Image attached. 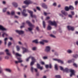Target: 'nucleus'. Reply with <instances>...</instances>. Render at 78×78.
<instances>
[{"label": "nucleus", "instance_id": "obj_1", "mask_svg": "<svg viewBox=\"0 0 78 78\" xmlns=\"http://www.w3.org/2000/svg\"><path fill=\"white\" fill-rule=\"evenodd\" d=\"M60 68V69L61 70H63V72H66L67 73L69 72V71H70V72H71V74L70 75V76L71 77L72 76V75H73L75 74L74 73V70H72V69H69L68 68H66L65 69H64V68H63L62 66H59Z\"/></svg>", "mask_w": 78, "mask_h": 78}, {"label": "nucleus", "instance_id": "obj_2", "mask_svg": "<svg viewBox=\"0 0 78 78\" xmlns=\"http://www.w3.org/2000/svg\"><path fill=\"white\" fill-rule=\"evenodd\" d=\"M27 11L30 14V16L31 17H34V18H35V19L36 18V15H33V12L32 11L29 10H28Z\"/></svg>", "mask_w": 78, "mask_h": 78}, {"label": "nucleus", "instance_id": "obj_3", "mask_svg": "<svg viewBox=\"0 0 78 78\" xmlns=\"http://www.w3.org/2000/svg\"><path fill=\"white\" fill-rule=\"evenodd\" d=\"M48 23L49 24L51 25H54L55 27H56L57 25L56 24V23L55 21H53V22H52L50 21H48Z\"/></svg>", "mask_w": 78, "mask_h": 78}, {"label": "nucleus", "instance_id": "obj_4", "mask_svg": "<svg viewBox=\"0 0 78 78\" xmlns=\"http://www.w3.org/2000/svg\"><path fill=\"white\" fill-rule=\"evenodd\" d=\"M17 59L18 60V61H15V63L16 64H17L18 63L22 62H23V61L22 60V58H17Z\"/></svg>", "mask_w": 78, "mask_h": 78}, {"label": "nucleus", "instance_id": "obj_5", "mask_svg": "<svg viewBox=\"0 0 78 78\" xmlns=\"http://www.w3.org/2000/svg\"><path fill=\"white\" fill-rule=\"evenodd\" d=\"M53 60L54 61H57L59 63H61L62 64L63 63H64V62H63V61L59 59H54Z\"/></svg>", "mask_w": 78, "mask_h": 78}, {"label": "nucleus", "instance_id": "obj_6", "mask_svg": "<svg viewBox=\"0 0 78 78\" xmlns=\"http://www.w3.org/2000/svg\"><path fill=\"white\" fill-rule=\"evenodd\" d=\"M32 61L31 62L30 66H32L33 64H34V62H35V59L34 57H32Z\"/></svg>", "mask_w": 78, "mask_h": 78}, {"label": "nucleus", "instance_id": "obj_7", "mask_svg": "<svg viewBox=\"0 0 78 78\" xmlns=\"http://www.w3.org/2000/svg\"><path fill=\"white\" fill-rule=\"evenodd\" d=\"M26 23H27V24L29 25V27H34V25H32L29 21H27Z\"/></svg>", "mask_w": 78, "mask_h": 78}, {"label": "nucleus", "instance_id": "obj_8", "mask_svg": "<svg viewBox=\"0 0 78 78\" xmlns=\"http://www.w3.org/2000/svg\"><path fill=\"white\" fill-rule=\"evenodd\" d=\"M26 9H24L23 10V12H22V14L24 16H27V15L28 14L26 13Z\"/></svg>", "mask_w": 78, "mask_h": 78}, {"label": "nucleus", "instance_id": "obj_9", "mask_svg": "<svg viewBox=\"0 0 78 78\" xmlns=\"http://www.w3.org/2000/svg\"><path fill=\"white\" fill-rule=\"evenodd\" d=\"M16 32L17 33H18L19 34H23V33H24L23 31L22 30H16Z\"/></svg>", "mask_w": 78, "mask_h": 78}, {"label": "nucleus", "instance_id": "obj_10", "mask_svg": "<svg viewBox=\"0 0 78 78\" xmlns=\"http://www.w3.org/2000/svg\"><path fill=\"white\" fill-rule=\"evenodd\" d=\"M45 68L46 69H48V68H50V69H51L52 68V66L51 65V64H50L49 65H47L45 66Z\"/></svg>", "mask_w": 78, "mask_h": 78}, {"label": "nucleus", "instance_id": "obj_11", "mask_svg": "<svg viewBox=\"0 0 78 78\" xmlns=\"http://www.w3.org/2000/svg\"><path fill=\"white\" fill-rule=\"evenodd\" d=\"M24 3L26 5H29V4H31L32 3V2L31 1H24Z\"/></svg>", "mask_w": 78, "mask_h": 78}, {"label": "nucleus", "instance_id": "obj_12", "mask_svg": "<svg viewBox=\"0 0 78 78\" xmlns=\"http://www.w3.org/2000/svg\"><path fill=\"white\" fill-rule=\"evenodd\" d=\"M5 51L6 52V54L7 55H8V56H10L11 57H12V55H11V54L9 53V51L8 49H6L5 50Z\"/></svg>", "mask_w": 78, "mask_h": 78}, {"label": "nucleus", "instance_id": "obj_13", "mask_svg": "<svg viewBox=\"0 0 78 78\" xmlns=\"http://www.w3.org/2000/svg\"><path fill=\"white\" fill-rule=\"evenodd\" d=\"M22 49L23 50V53L24 54L25 52H27L28 51V49L25 48L23 47L22 48Z\"/></svg>", "mask_w": 78, "mask_h": 78}, {"label": "nucleus", "instance_id": "obj_14", "mask_svg": "<svg viewBox=\"0 0 78 78\" xmlns=\"http://www.w3.org/2000/svg\"><path fill=\"white\" fill-rule=\"evenodd\" d=\"M67 28L69 30H72V31H73V30H74V27H73L68 26L67 27Z\"/></svg>", "mask_w": 78, "mask_h": 78}, {"label": "nucleus", "instance_id": "obj_15", "mask_svg": "<svg viewBox=\"0 0 78 78\" xmlns=\"http://www.w3.org/2000/svg\"><path fill=\"white\" fill-rule=\"evenodd\" d=\"M50 47L49 46H47L46 47V49L45 51H47V52H48V51H50Z\"/></svg>", "mask_w": 78, "mask_h": 78}, {"label": "nucleus", "instance_id": "obj_16", "mask_svg": "<svg viewBox=\"0 0 78 78\" xmlns=\"http://www.w3.org/2000/svg\"><path fill=\"white\" fill-rule=\"evenodd\" d=\"M61 12L62 14H63L64 16H67V13L64 10H62L61 11Z\"/></svg>", "mask_w": 78, "mask_h": 78}, {"label": "nucleus", "instance_id": "obj_17", "mask_svg": "<svg viewBox=\"0 0 78 78\" xmlns=\"http://www.w3.org/2000/svg\"><path fill=\"white\" fill-rule=\"evenodd\" d=\"M34 70L35 72H37V69H34L33 68V67H32L31 68V70L32 72H33Z\"/></svg>", "mask_w": 78, "mask_h": 78}, {"label": "nucleus", "instance_id": "obj_18", "mask_svg": "<svg viewBox=\"0 0 78 78\" xmlns=\"http://www.w3.org/2000/svg\"><path fill=\"white\" fill-rule=\"evenodd\" d=\"M42 6L43 8H44L45 9H47V6L44 3H43L42 4Z\"/></svg>", "mask_w": 78, "mask_h": 78}, {"label": "nucleus", "instance_id": "obj_19", "mask_svg": "<svg viewBox=\"0 0 78 78\" xmlns=\"http://www.w3.org/2000/svg\"><path fill=\"white\" fill-rule=\"evenodd\" d=\"M0 30H2V31H5V30H6V29L4 28L3 26L0 25Z\"/></svg>", "mask_w": 78, "mask_h": 78}, {"label": "nucleus", "instance_id": "obj_20", "mask_svg": "<svg viewBox=\"0 0 78 78\" xmlns=\"http://www.w3.org/2000/svg\"><path fill=\"white\" fill-rule=\"evenodd\" d=\"M37 67L38 69H40V70H42V67H41V66H40V64H37Z\"/></svg>", "mask_w": 78, "mask_h": 78}, {"label": "nucleus", "instance_id": "obj_21", "mask_svg": "<svg viewBox=\"0 0 78 78\" xmlns=\"http://www.w3.org/2000/svg\"><path fill=\"white\" fill-rule=\"evenodd\" d=\"M13 5L15 7V8H17V6H18V5H17V4L16 2H13L12 3Z\"/></svg>", "mask_w": 78, "mask_h": 78}, {"label": "nucleus", "instance_id": "obj_22", "mask_svg": "<svg viewBox=\"0 0 78 78\" xmlns=\"http://www.w3.org/2000/svg\"><path fill=\"white\" fill-rule=\"evenodd\" d=\"M69 9H71V10H73L74 8L73 6L70 5L69 7Z\"/></svg>", "mask_w": 78, "mask_h": 78}, {"label": "nucleus", "instance_id": "obj_23", "mask_svg": "<svg viewBox=\"0 0 78 78\" xmlns=\"http://www.w3.org/2000/svg\"><path fill=\"white\" fill-rule=\"evenodd\" d=\"M8 36V34H6V33H4L2 35V36L3 37H4L5 36Z\"/></svg>", "mask_w": 78, "mask_h": 78}, {"label": "nucleus", "instance_id": "obj_24", "mask_svg": "<svg viewBox=\"0 0 78 78\" xmlns=\"http://www.w3.org/2000/svg\"><path fill=\"white\" fill-rule=\"evenodd\" d=\"M32 58H33V57H32L31 56H30L28 58H27L26 59V61H29V59H30V58L32 59Z\"/></svg>", "mask_w": 78, "mask_h": 78}, {"label": "nucleus", "instance_id": "obj_25", "mask_svg": "<svg viewBox=\"0 0 78 78\" xmlns=\"http://www.w3.org/2000/svg\"><path fill=\"white\" fill-rule=\"evenodd\" d=\"M51 29V27L50 26V25H48L47 27V30H50Z\"/></svg>", "mask_w": 78, "mask_h": 78}, {"label": "nucleus", "instance_id": "obj_26", "mask_svg": "<svg viewBox=\"0 0 78 78\" xmlns=\"http://www.w3.org/2000/svg\"><path fill=\"white\" fill-rule=\"evenodd\" d=\"M43 25L44 28H45V22H44V21H43Z\"/></svg>", "mask_w": 78, "mask_h": 78}, {"label": "nucleus", "instance_id": "obj_27", "mask_svg": "<svg viewBox=\"0 0 78 78\" xmlns=\"http://www.w3.org/2000/svg\"><path fill=\"white\" fill-rule=\"evenodd\" d=\"M16 48L17 50V51H19L20 50V47L18 46H17L16 47Z\"/></svg>", "mask_w": 78, "mask_h": 78}, {"label": "nucleus", "instance_id": "obj_28", "mask_svg": "<svg viewBox=\"0 0 78 78\" xmlns=\"http://www.w3.org/2000/svg\"><path fill=\"white\" fill-rule=\"evenodd\" d=\"M23 25L21 26L20 27V28H23L24 27V25H25V23H22Z\"/></svg>", "mask_w": 78, "mask_h": 78}, {"label": "nucleus", "instance_id": "obj_29", "mask_svg": "<svg viewBox=\"0 0 78 78\" xmlns=\"http://www.w3.org/2000/svg\"><path fill=\"white\" fill-rule=\"evenodd\" d=\"M55 68L56 70H58V66H57V65L55 64Z\"/></svg>", "mask_w": 78, "mask_h": 78}, {"label": "nucleus", "instance_id": "obj_30", "mask_svg": "<svg viewBox=\"0 0 78 78\" xmlns=\"http://www.w3.org/2000/svg\"><path fill=\"white\" fill-rule=\"evenodd\" d=\"M15 55L16 57H17V56H21V55L18 53H16V54Z\"/></svg>", "mask_w": 78, "mask_h": 78}, {"label": "nucleus", "instance_id": "obj_31", "mask_svg": "<svg viewBox=\"0 0 78 78\" xmlns=\"http://www.w3.org/2000/svg\"><path fill=\"white\" fill-rule=\"evenodd\" d=\"M55 78H61V77L60 75H58L55 76Z\"/></svg>", "mask_w": 78, "mask_h": 78}, {"label": "nucleus", "instance_id": "obj_32", "mask_svg": "<svg viewBox=\"0 0 78 78\" xmlns=\"http://www.w3.org/2000/svg\"><path fill=\"white\" fill-rule=\"evenodd\" d=\"M73 58H77L78 57V55H73Z\"/></svg>", "mask_w": 78, "mask_h": 78}, {"label": "nucleus", "instance_id": "obj_33", "mask_svg": "<svg viewBox=\"0 0 78 78\" xmlns=\"http://www.w3.org/2000/svg\"><path fill=\"white\" fill-rule=\"evenodd\" d=\"M33 42H34L35 43H36V44H37L38 43V41H37V40H35L33 41H32Z\"/></svg>", "mask_w": 78, "mask_h": 78}, {"label": "nucleus", "instance_id": "obj_34", "mask_svg": "<svg viewBox=\"0 0 78 78\" xmlns=\"http://www.w3.org/2000/svg\"><path fill=\"white\" fill-rule=\"evenodd\" d=\"M65 9L66 11H69V7H66L65 8Z\"/></svg>", "mask_w": 78, "mask_h": 78}, {"label": "nucleus", "instance_id": "obj_35", "mask_svg": "<svg viewBox=\"0 0 78 78\" xmlns=\"http://www.w3.org/2000/svg\"><path fill=\"white\" fill-rule=\"evenodd\" d=\"M5 70L7 72H11V70H10L9 69H6Z\"/></svg>", "mask_w": 78, "mask_h": 78}, {"label": "nucleus", "instance_id": "obj_36", "mask_svg": "<svg viewBox=\"0 0 78 78\" xmlns=\"http://www.w3.org/2000/svg\"><path fill=\"white\" fill-rule=\"evenodd\" d=\"M3 72V69L0 67V73H2Z\"/></svg>", "mask_w": 78, "mask_h": 78}, {"label": "nucleus", "instance_id": "obj_37", "mask_svg": "<svg viewBox=\"0 0 78 78\" xmlns=\"http://www.w3.org/2000/svg\"><path fill=\"white\" fill-rule=\"evenodd\" d=\"M67 52L69 53H71L72 52V51L71 50H69L67 51Z\"/></svg>", "mask_w": 78, "mask_h": 78}, {"label": "nucleus", "instance_id": "obj_38", "mask_svg": "<svg viewBox=\"0 0 78 78\" xmlns=\"http://www.w3.org/2000/svg\"><path fill=\"white\" fill-rule=\"evenodd\" d=\"M14 14H15V12H14V11H12L11 12V13L10 14L11 15H14Z\"/></svg>", "mask_w": 78, "mask_h": 78}, {"label": "nucleus", "instance_id": "obj_39", "mask_svg": "<svg viewBox=\"0 0 78 78\" xmlns=\"http://www.w3.org/2000/svg\"><path fill=\"white\" fill-rule=\"evenodd\" d=\"M6 9H7V8H5L3 9V12H6Z\"/></svg>", "mask_w": 78, "mask_h": 78}, {"label": "nucleus", "instance_id": "obj_40", "mask_svg": "<svg viewBox=\"0 0 78 78\" xmlns=\"http://www.w3.org/2000/svg\"><path fill=\"white\" fill-rule=\"evenodd\" d=\"M73 66H75V67H78V66H77V65H76V63H74V64H73Z\"/></svg>", "mask_w": 78, "mask_h": 78}, {"label": "nucleus", "instance_id": "obj_41", "mask_svg": "<svg viewBox=\"0 0 78 78\" xmlns=\"http://www.w3.org/2000/svg\"><path fill=\"white\" fill-rule=\"evenodd\" d=\"M11 44H12V43L11 42H9L8 44V47H9V46H10V45H11Z\"/></svg>", "mask_w": 78, "mask_h": 78}, {"label": "nucleus", "instance_id": "obj_42", "mask_svg": "<svg viewBox=\"0 0 78 78\" xmlns=\"http://www.w3.org/2000/svg\"><path fill=\"white\" fill-rule=\"evenodd\" d=\"M41 41L40 42V44H42V45H44V41Z\"/></svg>", "mask_w": 78, "mask_h": 78}, {"label": "nucleus", "instance_id": "obj_43", "mask_svg": "<svg viewBox=\"0 0 78 78\" xmlns=\"http://www.w3.org/2000/svg\"><path fill=\"white\" fill-rule=\"evenodd\" d=\"M51 37H53L54 38H55V37H55V36L52 35V34H51L50 35Z\"/></svg>", "mask_w": 78, "mask_h": 78}, {"label": "nucleus", "instance_id": "obj_44", "mask_svg": "<svg viewBox=\"0 0 78 78\" xmlns=\"http://www.w3.org/2000/svg\"><path fill=\"white\" fill-rule=\"evenodd\" d=\"M43 42H45V43H47V42H48V41L47 40H43Z\"/></svg>", "mask_w": 78, "mask_h": 78}, {"label": "nucleus", "instance_id": "obj_45", "mask_svg": "<svg viewBox=\"0 0 78 78\" xmlns=\"http://www.w3.org/2000/svg\"><path fill=\"white\" fill-rule=\"evenodd\" d=\"M38 11H41V9H40V8L38 7H36Z\"/></svg>", "mask_w": 78, "mask_h": 78}, {"label": "nucleus", "instance_id": "obj_46", "mask_svg": "<svg viewBox=\"0 0 78 78\" xmlns=\"http://www.w3.org/2000/svg\"><path fill=\"white\" fill-rule=\"evenodd\" d=\"M28 30H29V31H31L32 30V28H28Z\"/></svg>", "mask_w": 78, "mask_h": 78}, {"label": "nucleus", "instance_id": "obj_47", "mask_svg": "<svg viewBox=\"0 0 78 78\" xmlns=\"http://www.w3.org/2000/svg\"><path fill=\"white\" fill-rule=\"evenodd\" d=\"M68 17H70V18H72V15H69L68 16Z\"/></svg>", "mask_w": 78, "mask_h": 78}, {"label": "nucleus", "instance_id": "obj_48", "mask_svg": "<svg viewBox=\"0 0 78 78\" xmlns=\"http://www.w3.org/2000/svg\"><path fill=\"white\" fill-rule=\"evenodd\" d=\"M5 58L6 59H9V57L8 56H6L5 57Z\"/></svg>", "mask_w": 78, "mask_h": 78}, {"label": "nucleus", "instance_id": "obj_49", "mask_svg": "<svg viewBox=\"0 0 78 78\" xmlns=\"http://www.w3.org/2000/svg\"><path fill=\"white\" fill-rule=\"evenodd\" d=\"M43 59H47V57L45 56L43 57Z\"/></svg>", "mask_w": 78, "mask_h": 78}, {"label": "nucleus", "instance_id": "obj_50", "mask_svg": "<svg viewBox=\"0 0 78 78\" xmlns=\"http://www.w3.org/2000/svg\"><path fill=\"white\" fill-rule=\"evenodd\" d=\"M59 16H61V17H64V16H63V15H62V14L59 13Z\"/></svg>", "mask_w": 78, "mask_h": 78}, {"label": "nucleus", "instance_id": "obj_51", "mask_svg": "<svg viewBox=\"0 0 78 78\" xmlns=\"http://www.w3.org/2000/svg\"><path fill=\"white\" fill-rule=\"evenodd\" d=\"M72 60H69L68 61V63H70L71 62H72Z\"/></svg>", "mask_w": 78, "mask_h": 78}, {"label": "nucleus", "instance_id": "obj_52", "mask_svg": "<svg viewBox=\"0 0 78 78\" xmlns=\"http://www.w3.org/2000/svg\"><path fill=\"white\" fill-rule=\"evenodd\" d=\"M48 13H47L45 12H44V14L45 16H47V14H48Z\"/></svg>", "mask_w": 78, "mask_h": 78}, {"label": "nucleus", "instance_id": "obj_53", "mask_svg": "<svg viewBox=\"0 0 78 78\" xmlns=\"http://www.w3.org/2000/svg\"><path fill=\"white\" fill-rule=\"evenodd\" d=\"M53 6H56V3H54V4H53Z\"/></svg>", "mask_w": 78, "mask_h": 78}, {"label": "nucleus", "instance_id": "obj_54", "mask_svg": "<svg viewBox=\"0 0 78 78\" xmlns=\"http://www.w3.org/2000/svg\"><path fill=\"white\" fill-rule=\"evenodd\" d=\"M23 8H25L27 7V6L26 5H23L22 6Z\"/></svg>", "mask_w": 78, "mask_h": 78}, {"label": "nucleus", "instance_id": "obj_55", "mask_svg": "<svg viewBox=\"0 0 78 78\" xmlns=\"http://www.w3.org/2000/svg\"><path fill=\"white\" fill-rule=\"evenodd\" d=\"M71 13L72 15H74V14H75V13H74V12H71Z\"/></svg>", "mask_w": 78, "mask_h": 78}, {"label": "nucleus", "instance_id": "obj_56", "mask_svg": "<svg viewBox=\"0 0 78 78\" xmlns=\"http://www.w3.org/2000/svg\"><path fill=\"white\" fill-rule=\"evenodd\" d=\"M15 18H16V19H18V18H19V16L15 15Z\"/></svg>", "mask_w": 78, "mask_h": 78}, {"label": "nucleus", "instance_id": "obj_57", "mask_svg": "<svg viewBox=\"0 0 78 78\" xmlns=\"http://www.w3.org/2000/svg\"><path fill=\"white\" fill-rule=\"evenodd\" d=\"M77 4H78V1H76L75 2V5H77Z\"/></svg>", "mask_w": 78, "mask_h": 78}, {"label": "nucleus", "instance_id": "obj_58", "mask_svg": "<svg viewBox=\"0 0 78 78\" xmlns=\"http://www.w3.org/2000/svg\"><path fill=\"white\" fill-rule=\"evenodd\" d=\"M32 50H36V48L35 47H34L32 48Z\"/></svg>", "mask_w": 78, "mask_h": 78}, {"label": "nucleus", "instance_id": "obj_59", "mask_svg": "<svg viewBox=\"0 0 78 78\" xmlns=\"http://www.w3.org/2000/svg\"><path fill=\"white\" fill-rule=\"evenodd\" d=\"M3 54H4V52H0V55H3Z\"/></svg>", "mask_w": 78, "mask_h": 78}, {"label": "nucleus", "instance_id": "obj_60", "mask_svg": "<svg viewBox=\"0 0 78 78\" xmlns=\"http://www.w3.org/2000/svg\"><path fill=\"white\" fill-rule=\"evenodd\" d=\"M36 30H37V31H39V27H37L36 28Z\"/></svg>", "mask_w": 78, "mask_h": 78}, {"label": "nucleus", "instance_id": "obj_61", "mask_svg": "<svg viewBox=\"0 0 78 78\" xmlns=\"http://www.w3.org/2000/svg\"><path fill=\"white\" fill-rule=\"evenodd\" d=\"M9 39H10V41H12V38L11 37H10L9 38Z\"/></svg>", "mask_w": 78, "mask_h": 78}, {"label": "nucleus", "instance_id": "obj_62", "mask_svg": "<svg viewBox=\"0 0 78 78\" xmlns=\"http://www.w3.org/2000/svg\"><path fill=\"white\" fill-rule=\"evenodd\" d=\"M7 40H8V38H5L4 39L5 41H7Z\"/></svg>", "mask_w": 78, "mask_h": 78}, {"label": "nucleus", "instance_id": "obj_63", "mask_svg": "<svg viewBox=\"0 0 78 78\" xmlns=\"http://www.w3.org/2000/svg\"><path fill=\"white\" fill-rule=\"evenodd\" d=\"M41 64H42V65H44V62H41Z\"/></svg>", "mask_w": 78, "mask_h": 78}, {"label": "nucleus", "instance_id": "obj_64", "mask_svg": "<svg viewBox=\"0 0 78 78\" xmlns=\"http://www.w3.org/2000/svg\"><path fill=\"white\" fill-rule=\"evenodd\" d=\"M43 78H47V77L45 76H43Z\"/></svg>", "mask_w": 78, "mask_h": 78}]
</instances>
